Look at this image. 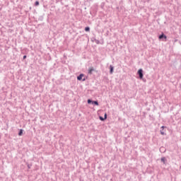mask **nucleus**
I'll return each instance as SVG.
<instances>
[{"label": "nucleus", "mask_w": 181, "mask_h": 181, "mask_svg": "<svg viewBox=\"0 0 181 181\" xmlns=\"http://www.w3.org/2000/svg\"><path fill=\"white\" fill-rule=\"evenodd\" d=\"M103 118L105 119V120L107 119V113H105Z\"/></svg>", "instance_id": "f3484780"}, {"label": "nucleus", "mask_w": 181, "mask_h": 181, "mask_svg": "<svg viewBox=\"0 0 181 181\" xmlns=\"http://www.w3.org/2000/svg\"><path fill=\"white\" fill-rule=\"evenodd\" d=\"M160 151H161V152H165L166 150L165 149V148L160 147Z\"/></svg>", "instance_id": "4468645a"}, {"label": "nucleus", "mask_w": 181, "mask_h": 181, "mask_svg": "<svg viewBox=\"0 0 181 181\" xmlns=\"http://www.w3.org/2000/svg\"><path fill=\"white\" fill-rule=\"evenodd\" d=\"M99 119L100 121H105V119L103 116H99Z\"/></svg>", "instance_id": "ddd939ff"}, {"label": "nucleus", "mask_w": 181, "mask_h": 181, "mask_svg": "<svg viewBox=\"0 0 181 181\" xmlns=\"http://www.w3.org/2000/svg\"><path fill=\"white\" fill-rule=\"evenodd\" d=\"M96 40H97V39H95V37H93L90 39L91 42H95Z\"/></svg>", "instance_id": "2eb2a0df"}, {"label": "nucleus", "mask_w": 181, "mask_h": 181, "mask_svg": "<svg viewBox=\"0 0 181 181\" xmlns=\"http://www.w3.org/2000/svg\"><path fill=\"white\" fill-rule=\"evenodd\" d=\"M40 4V3L39 2V1H36L35 2V6H39V5Z\"/></svg>", "instance_id": "f8f14e48"}, {"label": "nucleus", "mask_w": 181, "mask_h": 181, "mask_svg": "<svg viewBox=\"0 0 181 181\" xmlns=\"http://www.w3.org/2000/svg\"><path fill=\"white\" fill-rule=\"evenodd\" d=\"M158 39L160 40H163V39L165 40V42H166V40L168 39V36H166V35H165V33H162L159 36H158Z\"/></svg>", "instance_id": "20e7f679"}, {"label": "nucleus", "mask_w": 181, "mask_h": 181, "mask_svg": "<svg viewBox=\"0 0 181 181\" xmlns=\"http://www.w3.org/2000/svg\"><path fill=\"white\" fill-rule=\"evenodd\" d=\"M85 32H90V27L86 26L84 29Z\"/></svg>", "instance_id": "9b49d317"}, {"label": "nucleus", "mask_w": 181, "mask_h": 181, "mask_svg": "<svg viewBox=\"0 0 181 181\" xmlns=\"http://www.w3.org/2000/svg\"><path fill=\"white\" fill-rule=\"evenodd\" d=\"M166 129H168V127L166 126H162L160 127V134L161 135H166Z\"/></svg>", "instance_id": "7ed1b4c3"}, {"label": "nucleus", "mask_w": 181, "mask_h": 181, "mask_svg": "<svg viewBox=\"0 0 181 181\" xmlns=\"http://www.w3.org/2000/svg\"><path fill=\"white\" fill-rule=\"evenodd\" d=\"M26 57H27L26 55H24V56L23 57V60H25Z\"/></svg>", "instance_id": "aec40b11"}, {"label": "nucleus", "mask_w": 181, "mask_h": 181, "mask_svg": "<svg viewBox=\"0 0 181 181\" xmlns=\"http://www.w3.org/2000/svg\"><path fill=\"white\" fill-rule=\"evenodd\" d=\"M93 71H95V69H94V67L93 66H90L88 68V74H93Z\"/></svg>", "instance_id": "39448f33"}, {"label": "nucleus", "mask_w": 181, "mask_h": 181, "mask_svg": "<svg viewBox=\"0 0 181 181\" xmlns=\"http://www.w3.org/2000/svg\"><path fill=\"white\" fill-rule=\"evenodd\" d=\"M83 77H84V74H81L77 76L78 81H83Z\"/></svg>", "instance_id": "423d86ee"}, {"label": "nucleus", "mask_w": 181, "mask_h": 181, "mask_svg": "<svg viewBox=\"0 0 181 181\" xmlns=\"http://www.w3.org/2000/svg\"><path fill=\"white\" fill-rule=\"evenodd\" d=\"M27 166L28 169H30V168H32V164H28Z\"/></svg>", "instance_id": "a211bd4d"}, {"label": "nucleus", "mask_w": 181, "mask_h": 181, "mask_svg": "<svg viewBox=\"0 0 181 181\" xmlns=\"http://www.w3.org/2000/svg\"><path fill=\"white\" fill-rule=\"evenodd\" d=\"M162 163H163V165H166V163H168V160L166 159L165 157H163L160 159Z\"/></svg>", "instance_id": "0eeeda50"}, {"label": "nucleus", "mask_w": 181, "mask_h": 181, "mask_svg": "<svg viewBox=\"0 0 181 181\" xmlns=\"http://www.w3.org/2000/svg\"><path fill=\"white\" fill-rule=\"evenodd\" d=\"M87 103L92 104L93 105H97V106L100 105V104L98 103V100H93L91 99H88Z\"/></svg>", "instance_id": "f03ea898"}, {"label": "nucleus", "mask_w": 181, "mask_h": 181, "mask_svg": "<svg viewBox=\"0 0 181 181\" xmlns=\"http://www.w3.org/2000/svg\"><path fill=\"white\" fill-rule=\"evenodd\" d=\"M109 69H110V74H112V73H114V66L110 65Z\"/></svg>", "instance_id": "6e6552de"}, {"label": "nucleus", "mask_w": 181, "mask_h": 181, "mask_svg": "<svg viewBox=\"0 0 181 181\" xmlns=\"http://www.w3.org/2000/svg\"><path fill=\"white\" fill-rule=\"evenodd\" d=\"M88 78L87 76L84 77L83 78H82V81H86V80Z\"/></svg>", "instance_id": "6ab92c4d"}, {"label": "nucleus", "mask_w": 181, "mask_h": 181, "mask_svg": "<svg viewBox=\"0 0 181 181\" xmlns=\"http://www.w3.org/2000/svg\"><path fill=\"white\" fill-rule=\"evenodd\" d=\"M95 42L96 45H100V40H95Z\"/></svg>", "instance_id": "dca6fc26"}, {"label": "nucleus", "mask_w": 181, "mask_h": 181, "mask_svg": "<svg viewBox=\"0 0 181 181\" xmlns=\"http://www.w3.org/2000/svg\"><path fill=\"white\" fill-rule=\"evenodd\" d=\"M104 6H105V2L101 3V4H100V8H101L102 9H104Z\"/></svg>", "instance_id": "9d476101"}, {"label": "nucleus", "mask_w": 181, "mask_h": 181, "mask_svg": "<svg viewBox=\"0 0 181 181\" xmlns=\"http://www.w3.org/2000/svg\"><path fill=\"white\" fill-rule=\"evenodd\" d=\"M174 42H177V39H175V40H174Z\"/></svg>", "instance_id": "412c9836"}, {"label": "nucleus", "mask_w": 181, "mask_h": 181, "mask_svg": "<svg viewBox=\"0 0 181 181\" xmlns=\"http://www.w3.org/2000/svg\"><path fill=\"white\" fill-rule=\"evenodd\" d=\"M137 74L139 76V78L140 80H143V81H146V80H144V69H139L137 71Z\"/></svg>", "instance_id": "f257e3e1"}, {"label": "nucleus", "mask_w": 181, "mask_h": 181, "mask_svg": "<svg viewBox=\"0 0 181 181\" xmlns=\"http://www.w3.org/2000/svg\"><path fill=\"white\" fill-rule=\"evenodd\" d=\"M18 136H22L23 135V129H21L18 134Z\"/></svg>", "instance_id": "1a4fd4ad"}]
</instances>
